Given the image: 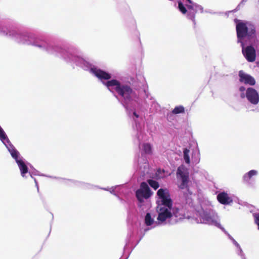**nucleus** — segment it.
<instances>
[{
    "label": "nucleus",
    "mask_w": 259,
    "mask_h": 259,
    "mask_svg": "<svg viewBox=\"0 0 259 259\" xmlns=\"http://www.w3.org/2000/svg\"><path fill=\"white\" fill-rule=\"evenodd\" d=\"M184 153V159L186 163L189 164L190 163V160L189 156V150L187 148L185 149L183 151Z\"/></svg>",
    "instance_id": "6ab92c4d"
},
{
    "label": "nucleus",
    "mask_w": 259,
    "mask_h": 259,
    "mask_svg": "<svg viewBox=\"0 0 259 259\" xmlns=\"http://www.w3.org/2000/svg\"><path fill=\"white\" fill-rule=\"evenodd\" d=\"M0 139L3 141L7 139V137L5 133L4 132V131H3V130L2 129V128L1 126H0Z\"/></svg>",
    "instance_id": "aec40b11"
},
{
    "label": "nucleus",
    "mask_w": 259,
    "mask_h": 259,
    "mask_svg": "<svg viewBox=\"0 0 259 259\" xmlns=\"http://www.w3.org/2000/svg\"><path fill=\"white\" fill-rule=\"evenodd\" d=\"M20 170L21 174L22 177H24L25 174L28 172V167L25 164V162L21 159L16 162Z\"/></svg>",
    "instance_id": "f8f14e48"
},
{
    "label": "nucleus",
    "mask_w": 259,
    "mask_h": 259,
    "mask_svg": "<svg viewBox=\"0 0 259 259\" xmlns=\"http://www.w3.org/2000/svg\"><path fill=\"white\" fill-rule=\"evenodd\" d=\"M187 2H188L189 4H192V1L191 0H186Z\"/></svg>",
    "instance_id": "a878e982"
},
{
    "label": "nucleus",
    "mask_w": 259,
    "mask_h": 259,
    "mask_svg": "<svg viewBox=\"0 0 259 259\" xmlns=\"http://www.w3.org/2000/svg\"><path fill=\"white\" fill-rule=\"evenodd\" d=\"M105 84L108 88L115 86V90L119 95L123 97L125 100L131 101L133 90L130 86L127 85H121L120 82L116 79L108 81L105 83Z\"/></svg>",
    "instance_id": "f03ea898"
},
{
    "label": "nucleus",
    "mask_w": 259,
    "mask_h": 259,
    "mask_svg": "<svg viewBox=\"0 0 259 259\" xmlns=\"http://www.w3.org/2000/svg\"><path fill=\"white\" fill-rule=\"evenodd\" d=\"M157 195L161 200V204L171 209L172 201L170 198V194L167 189L161 188L157 191Z\"/></svg>",
    "instance_id": "39448f33"
},
{
    "label": "nucleus",
    "mask_w": 259,
    "mask_h": 259,
    "mask_svg": "<svg viewBox=\"0 0 259 259\" xmlns=\"http://www.w3.org/2000/svg\"><path fill=\"white\" fill-rule=\"evenodd\" d=\"M136 197L140 203H143L145 199H148L153 194V192L147 183H141L140 187L135 192Z\"/></svg>",
    "instance_id": "7ed1b4c3"
},
{
    "label": "nucleus",
    "mask_w": 259,
    "mask_h": 259,
    "mask_svg": "<svg viewBox=\"0 0 259 259\" xmlns=\"http://www.w3.org/2000/svg\"><path fill=\"white\" fill-rule=\"evenodd\" d=\"M257 171L255 170H251L246 173L243 177V180L246 182H248L253 176L256 175Z\"/></svg>",
    "instance_id": "ddd939ff"
},
{
    "label": "nucleus",
    "mask_w": 259,
    "mask_h": 259,
    "mask_svg": "<svg viewBox=\"0 0 259 259\" xmlns=\"http://www.w3.org/2000/svg\"><path fill=\"white\" fill-rule=\"evenodd\" d=\"M179 209L176 208L175 210V211L174 212V215L176 216V217H178V215L177 214L178 212L179 211Z\"/></svg>",
    "instance_id": "4be33fe9"
},
{
    "label": "nucleus",
    "mask_w": 259,
    "mask_h": 259,
    "mask_svg": "<svg viewBox=\"0 0 259 259\" xmlns=\"http://www.w3.org/2000/svg\"><path fill=\"white\" fill-rule=\"evenodd\" d=\"M147 183L154 190H157L159 187V183L155 180L149 179L147 180Z\"/></svg>",
    "instance_id": "f3484780"
},
{
    "label": "nucleus",
    "mask_w": 259,
    "mask_h": 259,
    "mask_svg": "<svg viewBox=\"0 0 259 259\" xmlns=\"http://www.w3.org/2000/svg\"><path fill=\"white\" fill-rule=\"evenodd\" d=\"M181 175V177L182 179V183L179 186V187L181 189H187L189 190L188 187V182H189V177L188 175L184 174L182 172H181V174H180Z\"/></svg>",
    "instance_id": "9b49d317"
},
{
    "label": "nucleus",
    "mask_w": 259,
    "mask_h": 259,
    "mask_svg": "<svg viewBox=\"0 0 259 259\" xmlns=\"http://www.w3.org/2000/svg\"><path fill=\"white\" fill-rule=\"evenodd\" d=\"M184 112H185V108L182 105H180V106L175 107V108L172 111V113L174 114L183 113Z\"/></svg>",
    "instance_id": "dca6fc26"
},
{
    "label": "nucleus",
    "mask_w": 259,
    "mask_h": 259,
    "mask_svg": "<svg viewBox=\"0 0 259 259\" xmlns=\"http://www.w3.org/2000/svg\"><path fill=\"white\" fill-rule=\"evenodd\" d=\"M255 224L257 226L258 229L259 230V213H254L253 214Z\"/></svg>",
    "instance_id": "412c9836"
},
{
    "label": "nucleus",
    "mask_w": 259,
    "mask_h": 259,
    "mask_svg": "<svg viewBox=\"0 0 259 259\" xmlns=\"http://www.w3.org/2000/svg\"><path fill=\"white\" fill-rule=\"evenodd\" d=\"M245 96V95H244V94L243 93L241 94V98H244Z\"/></svg>",
    "instance_id": "393cba45"
},
{
    "label": "nucleus",
    "mask_w": 259,
    "mask_h": 259,
    "mask_svg": "<svg viewBox=\"0 0 259 259\" xmlns=\"http://www.w3.org/2000/svg\"><path fill=\"white\" fill-rule=\"evenodd\" d=\"M143 149L145 154H151L152 153V146L149 143H144L142 145Z\"/></svg>",
    "instance_id": "2eb2a0df"
},
{
    "label": "nucleus",
    "mask_w": 259,
    "mask_h": 259,
    "mask_svg": "<svg viewBox=\"0 0 259 259\" xmlns=\"http://www.w3.org/2000/svg\"><path fill=\"white\" fill-rule=\"evenodd\" d=\"M217 199L220 203L224 205L229 204L233 202L232 199L225 192L219 193L217 195Z\"/></svg>",
    "instance_id": "1a4fd4ad"
},
{
    "label": "nucleus",
    "mask_w": 259,
    "mask_h": 259,
    "mask_svg": "<svg viewBox=\"0 0 259 259\" xmlns=\"http://www.w3.org/2000/svg\"><path fill=\"white\" fill-rule=\"evenodd\" d=\"M153 220L152 219L151 214L147 213L145 218V223L147 226H151L153 223Z\"/></svg>",
    "instance_id": "a211bd4d"
},
{
    "label": "nucleus",
    "mask_w": 259,
    "mask_h": 259,
    "mask_svg": "<svg viewBox=\"0 0 259 259\" xmlns=\"http://www.w3.org/2000/svg\"><path fill=\"white\" fill-rule=\"evenodd\" d=\"M246 97L248 101L252 104L256 105L259 102L258 94L253 88H249L247 89Z\"/></svg>",
    "instance_id": "423d86ee"
},
{
    "label": "nucleus",
    "mask_w": 259,
    "mask_h": 259,
    "mask_svg": "<svg viewBox=\"0 0 259 259\" xmlns=\"http://www.w3.org/2000/svg\"><path fill=\"white\" fill-rule=\"evenodd\" d=\"M239 81L243 82L246 84L253 85L255 84L254 78L249 74L245 73L243 71L241 70L239 72Z\"/></svg>",
    "instance_id": "6e6552de"
},
{
    "label": "nucleus",
    "mask_w": 259,
    "mask_h": 259,
    "mask_svg": "<svg viewBox=\"0 0 259 259\" xmlns=\"http://www.w3.org/2000/svg\"><path fill=\"white\" fill-rule=\"evenodd\" d=\"M245 90V87L242 86L239 88V91L241 92H243Z\"/></svg>",
    "instance_id": "5701e85b"
},
{
    "label": "nucleus",
    "mask_w": 259,
    "mask_h": 259,
    "mask_svg": "<svg viewBox=\"0 0 259 259\" xmlns=\"http://www.w3.org/2000/svg\"><path fill=\"white\" fill-rule=\"evenodd\" d=\"M236 29L238 41L241 43L242 53L244 56L247 61L249 62H254L256 58V53L254 48L251 46H247L244 48V44L242 40L246 36L248 39L255 37L256 31L254 26L238 21L236 24Z\"/></svg>",
    "instance_id": "f257e3e1"
},
{
    "label": "nucleus",
    "mask_w": 259,
    "mask_h": 259,
    "mask_svg": "<svg viewBox=\"0 0 259 259\" xmlns=\"http://www.w3.org/2000/svg\"><path fill=\"white\" fill-rule=\"evenodd\" d=\"M215 226H217L218 227H219V226L220 225L219 223H218L217 222H215Z\"/></svg>",
    "instance_id": "bb28decb"
},
{
    "label": "nucleus",
    "mask_w": 259,
    "mask_h": 259,
    "mask_svg": "<svg viewBox=\"0 0 259 259\" xmlns=\"http://www.w3.org/2000/svg\"><path fill=\"white\" fill-rule=\"evenodd\" d=\"M171 209L160 206L158 210V215L157 220L161 222H164L166 219H169L172 217V213L170 212Z\"/></svg>",
    "instance_id": "0eeeda50"
},
{
    "label": "nucleus",
    "mask_w": 259,
    "mask_h": 259,
    "mask_svg": "<svg viewBox=\"0 0 259 259\" xmlns=\"http://www.w3.org/2000/svg\"><path fill=\"white\" fill-rule=\"evenodd\" d=\"M133 114H134V115L135 116H136L137 118L139 117V115H138L136 112H134L133 113Z\"/></svg>",
    "instance_id": "b1692460"
},
{
    "label": "nucleus",
    "mask_w": 259,
    "mask_h": 259,
    "mask_svg": "<svg viewBox=\"0 0 259 259\" xmlns=\"http://www.w3.org/2000/svg\"><path fill=\"white\" fill-rule=\"evenodd\" d=\"M178 9L179 11L183 14H186L187 13V17L191 19L192 21H194L195 14L197 13V8L198 6L193 2L192 4H189L184 6L183 3L181 1H179Z\"/></svg>",
    "instance_id": "20e7f679"
},
{
    "label": "nucleus",
    "mask_w": 259,
    "mask_h": 259,
    "mask_svg": "<svg viewBox=\"0 0 259 259\" xmlns=\"http://www.w3.org/2000/svg\"><path fill=\"white\" fill-rule=\"evenodd\" d=\"M9 151L10 152L12 157L15 159L16 162L20 160L19 159V153L16 149L14 148H12L11 149H9Z\"/></svg>",
    "instance_id": "4468645a"
},
{
    "label": "nucleus",
    "mask_w": 259,
    "mask_h": 259,
    "mask_svg": "<svg viewBox=\"0 0 259 259\" xmlns=\"http://www.w3.org/2000/svg\"><path fill=\"white\" fill-rule=\"evenodd\" d=\"M92 71L100 79L108 80L111 77L110 74L101 69L95 68L92 69Z\"/></svg>",
    "instance_id": "9d476101"
}]
</instances>
